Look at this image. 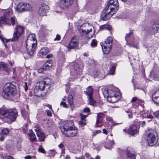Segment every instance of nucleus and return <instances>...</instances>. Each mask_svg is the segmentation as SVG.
<instances>
[{"instance_id": "f257e3e1", "label": "nucleus", "mask_w": 159, "mask_h": 159, "mask_svg": "<svg viewBox=\"0 0 159 159\" xmlns=\"http://www.w3.org/2000/svg\"><path fill=\"white\" fill-rule=\"evenodd\" d=\"M17 116V112L16 110H7L4 109H0V118H6L9 122L15 120Z\"/></svg>"}, {"instance_id": "f03ea898", "label": "nucleus", "mask_w": 159, "mask_h": 159, "mask_svg": "<svg viewBox=\"0 0 159 159\" xmlns=\"http://www.w3.org/2000/svg\"><path fill=\"white\" fill-rule=\"evenodd\" d=\"M146 139L148 144L150 146L155 145L158 140V136L156 131L152 129L147 130Z\"/></svg>"}, {"instance_id": "7ed1b4c3", "label": "nucleus", "mask_w": 159, "mask_h": 159, "mask_svg": "<svg viewBox=\"0 0 159 159\" xmlns=\"http://www.w3.org/2000/svg\"><path fill=\"white\" fill-rule=\"evenodd\" d=\"M16 87L12 83H8L4 86L2 92V95L4 98L14 96L16 94Z\"/></svg>"}, {"instance_id": "20e7f679", "label": "nucleus", "mask_w": 159, "mask_h": 159, "mask_svg": "<svg viewBox=\"0 0 159 159\" xmlns=\"http://www.w3.org/2000/svg\"><path fill=\"white\" fill-rule=\"evenodd\" d=\"M93 26L90 24L88 23H85L84 24L80 26V28L79 29V30L80 34L82 35H88L87 36L89 38H92L93 34H89L92 32V30L93 28Z\"/></svg>"}, {"instance_id": "39448f33", "label": "nucleus", "mask_w": 159, "mask_h": 159, "mask_svg": "<svg viewBox=\"0 0 159 159\" xmlns=\"http://www.w3.org/2000/svg\"><path fill=\"white\" fill-rule=\"evenodd\" d=\"M32 9V6L27 3L20 2L19 3L15 8L18 12H22L25 11H31Z\"/></svg>"}, {"instance_id": "423d86ee", "label": "nucleus", "mask_w": 159, "mask_h": 159, "mask_svg": "<svg viewBox=\"0 0 159 159\" xmlns=\"http://www.w3.org/2000/svg\"><path fill=\"white\" fill-rule=\"evenodd\" d=\"M108 8L107 7L102 11L101 15V17L103 20H107L109 19L114 14L115 11L111 10V7Z\"/></svg>"}, {"instance_id": "0eeeda50", "label": "nucleus", "mask_w": 159, "mask_h": 159, "mask_svg": "<svg viewBox=\"0 0 159 159\" xmlns=\"http://www.w3.org/2000/svg\"><path fill=\"white\" fill-rule=\"evenodd\" d=\"M68 129L67 126L62 127L61 131L63 134L67 137H74L76 136L77 134V131L76 129L71 128L69 130L66 131V129Z\"/></svg>"}, {"instance_id": "6e6552de", "label": "nucleus", "mask_w": 159, "mask_h": 159, "mask_svg": "<svg viewBox=\"0 0 159 159\" xmlns=\"http://www.w3.org/2000/svg\"><path fill=\"white\" fill-rule=\"evenodd\" d=\"M51 83L52 82L50 80L47 79H46L45 80L39 81L38 83V85L36 87H38L39 89L42 91L45 89L47 90L50 88Z\"/></svg>"}, {"instance_id": "1a4fd4ad", "label": "nucleus", "mask_w": 159, "mask_h": 159, "mask_svg": "<svg viewBox=\"0 0 159 159\" xmlns=\"http://www.w3.org/2000/svg\"><path fill=\"white\" fill-rule=\"evenodd\" d=\"M24 30V28L23 27L20 25H17L15 28L12 41L18 40L19 37L23 33Z\"/></svg>"}, {"instance_id": "9d476101", "label": "nucleus", "mask_w": 159, "mask_h": 159, "mask_svg": "<svg viewBox=\"0 0 159 159\" xmlns=\"http://www.w3.org/2000/svg\"><path fill=\"white\" fill-rule=\"evenodd\" d=\"M108 4L107 7L109 8L111 7L112 11L116 12L118 10L119 6L118 0H110Z\"/></svg>"}, {"instance_id": "9b49d317", "label": "nucleus", "mask_w": 159, "mask_h": 159, "mask_svg": "<svg viewBox=\"0 0 159 159\" xmlns=\"http://www.w3.org/2000/svg\"><path fill=\"white\" fill-rule=\"evenodd\" d=\"M9 12L5 13L4 16L0 17V26H2L3 24H6L10 25L9 19Z\"/></svg>"}, {"instance_id": "f8f14e48", "label": "nucleus", "mask_w": 159, "mask_h": 159, "mask_svg": "<svg viewBox=\"0 0 159 159\" xmlns=\"http://www.w3.org/2000/svg\"><path fill=\"white\" fill-rule=\"evenodd\" d=\"M73 2V0H60L59 5L63 9L67 8L70 7Z\"/></svg>"}, {"instance_id": "ddd939ff", "label": "nucleus", "mask_w": 159, "mask_h": 159, "mask_svg": "<svg viewBox=\"0 0 159 159\" xmlns=\"http://www.w3.org/2000/svg\"><path fill=\"white\" fill-rule=\"evenodd\" d=\"M49 7L44 3L42 4L39 10V14L40 16H44L48 12Z\"/></svg>"}, {"instance_id": "4468645a", "label": "nucleus", "mask_w": 159, "mask_h": 159, "mask_svg": "<svg viewBox=\"0 0 159 159\" xmlns=\"http://www.w3.org/2000/svg\"><path fill=\"white\" fill-rule=\"evenodd\" d=\"M34 130L36 132L37 136L39 138V141L40 142L43 141L45 137L42 131L41 128L39 126L36 125L34 126Z\"/></svg>"}, {"instance_id": "2eb2a0df", "label": "nucleus", "mask_w": 159, "mask_h": 159, "mask_svg": "<svg viewBox=\"0 0 159 159\" xmlns=\"http://www.w3.org/2000/svg\"><path fill=\"white\" fill-rule=\"evenodd\" d=\"M79 40L77 37H74L71 39L69 44L67 48L68 49L74 48L78 46Z\"/></svg>"}, {"instance_id": "dca6fc26", "label": "nucleus", "mask_w": 159, "mask_h": 159, "mask_svg": "<svg viewBox=\"0 0 159 159\" xmlns=\"http://www.w3.org/2000/svg\"><path fill=\"white\" fill-rule=\"evenodd\" d=\"M139 129L136 125H133L130 127L128 129V132L129 134L133 135L139 132Z\"/></svg>"}, {"instance_id": "f3484780", "label": "nucleus", "mask_w": 159, "mask_h": 159, "mask_svg": "<svg viewBox=\"0 0 159 159\" xmlns=\"http://www.w3.org/2000/svg\"><path fill=\"white\" fill-rule=\"evenodd\" d=\"M36 46L26 44V48L27 54L30 56H32L34 52Z\"/></svg>"}, {"instance_id": "a211bd4d", "label": "nucleus", "mask_w": 159, "mask_h": 159, "mask_svg": "<svg viewBox=\"0 0 159 159\" xmlns=\"http://www.w3.org/2000/svg\"><path fill=\"white\" fill-rule=\"evenodd\" d=\"M74 73L76 75H79L81 73L82 68H81L79 65L76 63H74L72 65Z\"/></svg>"}, {"instance_id": "6ab92c4d", "label": "nucleus", "mask_w": 159, "mask_h": 159, "mask_svg": "<svg viewBox=\"0 0 159 159\" xmlns=\"http://www.w3.org/2000/svg\"><path fill=\"white\" fill-rule=\"evenodd\" d=\"M73 93H70L67 98V101L69 103L70 108L73 109L74 107V105L73 103Z\"/></svg>"}, {"instance_id": "aec40b11", "label": "nucleus", "mask_w": 159, "mask_h": 159, "mask_svg": "<svg viewBox=\"0 0 159 159\" xmlns=\"http://www.w3.org/2000/svg\"><path fill=\"white\" fill-rule=\"evenodd\" d=\"M48 52V50L46 48H41L38 53V56L39 57L45 55Z\"/></svg>"}, {"instance_id": "412c9836", "label": "nucleus", "mask_w": 159, "mask_h": 159, "mask_svg": "<svg viewBox=\"0 0 159 159\" xmlns=\"http://www.w3.org/2000/svg\"><path fill=\"white\" fill-rule=\"evenodd\" d=\"M112 38L111 37L109 36L107 39L106 41L102 44H101L102 47H104L106 45V47H109V45L111 44V47L112 45Z\"/></svg>"}, {"instance_id": "4be33fe9", "label": "nucleus", "mask_w": 159, "mask_h": 159, "mask_svg": "<svg viewBox=\"0 0 159 159\" xmlns=\"http://www.w3.org/2000/svg\"><path fill=\"white\" fill-rule=\"evenodd\" d=\"M72 125V122L71 121H67L66 122H65V123H64L60 127V129L61 130V129L62 127L67 126L68 127V129H65L66 131H67L69 129H71L72 127L71 126Z\"/></svg>"}, {"instance_id": "5701e85b", "label": "nucleus", "mask_w": 159, "mask_h": 159, "mask_svg": "<svg viewBox=\"0 0 159 159\" xmlns=\"http://www.w3.org/2000/svg\"><path fill=\"white\" fill-rule=\"evenodd\" d=\"M34 93L35 95L37 97H43L42 94V91L39 89L37 87H35L34 89Z\"/></svg>"}, {"instance_id": "b1692460", "label": "nucleus", "mask_w": 159, "mask_h": 159, "mask_svg": "<svg viewBox=\"0 0 159 159\" xmlns=\"http://www.w3.org/2000/svg\"><path fill=\"white\" fill-rule=\"evenodd\" d=\"M152 31L155 33L159 32V21L153 23L152 25Z\"/></svg>"}, {"instance_id": "393cba45", "label": "nucleus", "mask_w": 159, "mask_h": 159, "mask_svg": "<svg viewBox=\"0 0 159 159\" xmlns=\"http://www.w3.org/2000/svg\"><path fill=\"white\" fill-rule=\"evenodd\" d=\"M152 99L154 103L157 105H159V95L154 93L152 96Z\"/></svg>"}, {"instance_id": "a878e982", "label": "nucleus", "mask_w": 159, "mask_h": 159, "mask_svg": "<svg viewBox=\"0 0 159 159\" xmlns=\"http://www.w3.org/2000/svg\"><path fill=\"white\" fill-rule=\"evenodd\" d=\"M21 114L25 119L27 121L28 120L30 121L29 119V113L28 111L23 110L21 111Z\"/></svg>"}, {"instance_id": "bb28decb", "label": "nucleus", "mask_w": 159, "mask_h": 159, "mask_svg": "<svg viewBox=\"0 0 159 159\" xmlns=\"http://www.w3.org/2000/svg\"><path fill=\"white\" fill-rule=\"evenodd\" d=\"M106 45L104 47H102L103 52L107 54L109 53L111 50V44H110V45H109V47H106Z\"/></svg>"}, {"instance_id": "cd10ccee", "label": "nucleus", "mask_w": 159, "mask_h": 159, "mask_svg": "<svg viewBox=\"0 0 159 159\" xmlns=\"http://www.w3.org/2000/svg\"><path fill=\"white\" fill-rule=\"evenodd\" d=\"M52 66V61L51 60H49L47 61L43 65L45 69H46L47 70H48L49 68Z\"/></svg>"}, {"instance_id": "c85d7f7f", "label": "nucleus", "mask_w": 159, "mask_h": 159, "mask_svg": "<svg viewBox=\"0 0 159 159\" xmlns=\"http://www.w3.org/2000/svg\"><path fill=\"white\" fill-rule=\"evenodd\" d=\"M86 94L88 95L89 97L90 96H92L93 93V89L91 86H89L87 89L86 91H85Z\"/></svg>"}, {"instance_id": "c756f323", "label": "nucleus", "mask_w": 159, "mask_h": 159, "mask_svg": "<svg viewBox=\"0 0 159 159\" xmlns=\"http://www.w3.org/2000/svg\"><path fill=\"white\" fill-rule=\"evenodd\" d=\"M104 116L102 113H98L97 116L96 123L97 124H99L102 118L104 117Z\"/></svg>"}, {"instance_id": "7c9ffc66", "label": "nucleus", "mask_w": 159, "mask_h": 159, "mask_svg": "<svg viewBox=\"0 0 159 159\" xmlns=\"http://www.w3.org/2000/svg\"><path fill=\"white\" fill-rule=\"evenodd\" d=\"M108 101L112 103H115L118 101V98H116L113 97L112 95H109L108 97Z\"/></svg>"}, {"instance_id": "2f4dec72", "label": "nucleus", "mask_w": 159, "mask_h": 159, "mask_svg": "<svg viewBox=\"0 0 159 159\" xmlns=\"http://www.w3.org/2000/svg\"><path fill=\"white\" fill-rule=\"evenodd\" d=\"M37 40L36 35L33 34H31L28 36L26 41L33 40Z\"/></svg>"}, {"instance_id": "473e14b6", "label": "nucleus", "mask_w": 159, "mask_h": 159, "mask_svg": "<svg viewBox=\"0 0 159 159\" xmlns=\"http://www.w3.org/2000/svg\"><path fill=\"white\" fill-rule=\"evenodd\" d=\"M26 44L29 45H33L34 46H37V40H35L31 41H26Z\"/></svg>"}, {"instance_id": "72a5a7b5", "label": "nucleus", "mask_w": 159, "mask_h": 159, "mask_svg": "<svg viewBox=\"0 0 159 159\" xmlns=\"http://www.w3.org/2000/svg\"><path fill=\"white\" fill-rule=\"evenodd\" d=\"M112 27L111 25H105L101 26L100 27V29L101 30L104 29H107L110 30L111 29Z\"/></svg>"}, {"instance_id": "f704fd0d", "label": "nucleus", "mask_w": 159, "mask_h": 159, "mask_svg": "<svg viewBox=\"0 0 159 159\" xmlns=\"http://www.w3.org/2000/svg\"><path fill=\"white\" fill-rule=\"evenodd\" d=\"M114 142L113 140H111L109 142H108L106 145V148H107L110 149L111 148L112 145L114 144Z\"/></svg>"}, {"instance_id": "c9c22d12", "label": "nucleus", "mask_w": 159, "mask_h": 159, "mask_svg": "<svg viewBox=\"0 0 159 159\" xmlns=\"http://www.w3.org/2000/svg\"><path fill=\"white\" fill-rule=\"evenodd\" d=\"M30 138H29L30 141L33 142L36 139V136L33 133V132H32L30 134Z\"/></svg>"}, {"instance_id": "e433bc0d", "label": "nucleus", "mask_w": 159, "mask_h": 159, "mask_svg": "<svg viewBox=\"0 0 159 159\" xmlns=\"http://www.w3.org/2000/svg\"><path fill=\"white\" fill-rule=\"evenodd\" d=\"M127 159H135V157L134 154L131 153L130 152H127Z\"/></svg>"}, {"instance_id": "4c0bfd02", "label": "nucleus", "mask_w": 159, "mask_h": 159, "mask_svg": "<svg viewBox=\"0 0 159 159\" xmlns=\"http://www.w3.org/2000/svg\"><path fill=\"white\" fill-rule=\"evenodd\" d=\"M89 97L90 104L92 105H94L96 103V102L93 100L92 96H90Z\"/></svg>"}, {"instance_id": "58836bf2", "label": "nucleus", "mask_w": 159, "mask_h": 159, "mask_svg": "<svg viewBox=\"0 0 159 159\" xmlns=\"http://www.w3.org/2000/svg\"><path fill=\"white\" fill-rule=\"evenodd\" d=\"M7 67L8 66L7 64L2 62H0V69L2 68L6 69Z\"/></svg>"}, {"instance_id": "ea45409f", "label": "nucleus", "mask_w": 159, "mask_h": 159, "mask_svg": "<svg viewBox=\"0 0 159 159\" xmlns=\"http://www.w3.org/2000/svg\"><path fill=\"white\" fill-rule=\"evenodd\" d=\"M79 124L81 126H83L86 124L85 120H81L79 122Z\"/></svg>"}, {"instance_id": "a19ab883", "label": "nucleus", "mask_w": 159, "mask_h": 159, "mask_svg": "<svg viewBox=\"0 0 159 159\" xmlns=\"http://www.w3.org/2000/svg\"><path fill=\"white\" fill-rule=\"evenodd\" d=\"M9 132V130L7 128H4L2 130V133L4 135H7Z\"/></svg>"}, {"instance_id": "79ce46f5", "label": "nucleus", "mask_w": 159, "mask_h": 159, "mask_svg": "<svg viewBox=\"0 0 159 159\" xmlns=\"http://www.w3.org/2000/svg\"><path fill=\"white\" fill-rule=\"evenodd\" d=\"M115 67L114 66H112L109 71V74L113 75L115 74Z\"/></svg>"}, {"instance_id": "37998d69", "label": "nucleus", "mask_w": 159, "mask_h": 159, "mask_svg": "<svg viewBox=\"0 0 159 159\" xmlns=\"http://www.w3.org/2000/svg\"><path fill=\"white\" fill-rule=\"evenodd\" d=\"M56 151L53 149L49 151V154L50 156H54L56 154Z\"/></svg>"}, {"instance_id": "c03bdc74", "label": "nucleus", "mask_w": 159, "mask_h": 159, "mask_svg": "<svg viewBox=\"0 0 159 159\" xmlns=\"http://www.w3.org/2000/svg\"><path fill=\"white\" fill-rule=\"evenodd\" d=\"M46 70H46V69H45L44 67L43 66L42 67L39 68L38 70V72L39 73H44L45 71Z\"/></svg>"}, {"instance_id": "a18cd8bd", "label": "nucleus", "mask_w": 159, "mask_h": 159, "mask_svg": "<svg viewBox=\"0 0 159 159\" xmlns=\"http://www.w3.org/2000/svg\"><path fill=\"white\" fill-rule=\"evenodd\" d=\"M119 93H116L115 92H112L111 93V95H112L113 97H115V98H118V100H119Z\"/></svg>"}, {"instance_id": "49530a36", "label": "nucleus", "mask_w": 159, "mask_h": 159, "mask_svg": "<svg viewBox=\"0 0 159 159\" xmlns=\"http://www.w3.org/2000/svg\"><path fill=\"white\" fill-rule=\"evenodd\" d=\"M97 45V41L95 39L92 40L91 43V46L92 47H94Z\"/></svg>"}, {"instance_id": "de8ad7c7", "label": "nucleus", "mask_w": 159, "mask_h": 159, "mask_svg": "<svg viewBox=\"0 0 159 159\" xmlns=\"http://www.w3.org/2000/svg\"><path fill=\"white\" fill-rule=\"evenodd\" d=\"M137 101H138V102L141 101L142 102V101H141L139 99L137 98L136 97L133 98L131 100V102H134Z\"/></svg>"}, {"instance_id": "09e8293b", "label": "nucleus", "mask_w": 159, "mask_h": 159, "mask_svg": "<svg viewBox=\"0 0 159 159\" xmlns=\"http://www.w3.org/2000/svg\"><path fill=\"white\" fill-rule=\"evenodd\" d=\"M132 33L133 31L131 30H130V32L129 33L126 34L125 36V39L127 41L128 39L130 37V35L132 34Z\"/></svg>"}, {"instance_id": "8fccbe9b", "label": "nucleus", "mask_w": 159, "mask_h": 159, "mask_svg": "<svg viewBox=\"0 0 159 159\" xmlns=\"http://www.w3.org/2000/svg\"><path fill=\"white\" fill-rule=\"evenodd\" d=\"M38 151L39 152H41L42 153H45V152L44 149L42 147V146L40 147L38 149Z\"/></svg>"}, {"instance_id": "3c124183", "label": "nucleus", "mask_w": 159, "mask_h": 159, "mask_svg": "<svg viewBox=\"0 0 159 159\" xmlns=\"http://www.w3.org/2000/svg\"><path fill=\"white\" fill-rule=\"evenodd\" d=\"M10 20L12 25H14L16 21L14 17H12L11 18Z\"/></svg>"}, {"instance_id": "603ef678", "label": "nucleus", "mask_w": 159, "mask_h": 159, "mask_svg": "<svg viewBox=\"0 0 159 159\" xmlns=\"http://www.w3.org/2000/svg\"><path fill=\"white\" fill-rule=\"evenodd\" d=\"M153 114L156 117H158L159 118V113L157 111L155 112H154L153 113Z\"/></svg>"}, {"instance_id": "864d4df0", "label": "nucleus", "mask_w": 159, "mask_h": 159, "mask_svg": "<svg viewBox=\"0 0 159 159\" xmlns=\"http://www.w3.org/2000/svg\"><path fill=\"white\" fill-rule=\"evenodd\" d=\"M61 39V37L60 35L58 34H57L56 35V37L54 39V40H59Z\"/></svg>"}, {"instance_id": "5fc2aeb1", "label": "nucleus", "mask_w": 159, "mask_h": 159, "mask_svg": "<svg viewBox=\"0 0 159 159\" xmlns=\"http://www.w3.org/2000/svg\"><path fill=\"white\" fill-rule=\"evenodd\" d=\"M46 111L47 112V115L48 116H52V114L51 113V112L50 110H46Z\"/></svg>"}, {"instance_id": "6e6d98bb", "label": "nucleus", "mask_w": 159, "mask_h": 159, "mask_svg": "<svg viewBox=\"0 0 159 159\" xmlns=\"http://www.w3.org/2000/svg\"><path fill=\"white\" fill-rule=\"evenodd\" d=\"M60 105H63L64 107H66L67 105L66 103L65 102H61L60 103Z\"/></svg>"}, {"instance_id": "4d7b16f0", "label": "nucleus", "mask_w": 159, "mask_h": 159, "mask_svg": "<svg viewBox=\"0 0 159 159\" xmlns=\"http://www.w3.org/2000/svg\"><path fill=\"white\" fill-rule=\"evenodd\" d=\"M80 116L81 120H84V119L87 117V115H84L81 114Z\"/></svg>"}, {"instance_id": "13d9d810", "label": "nucleus", "mask_w": 159, "mask_h": 159, "mask_svg": "<svg viewBox=\"0 0 159 159\" xmlns=\"http://www.w3.org/2000/svg\"><path fill=\"white\" fill-rule=\"evenodd\" d=\"M33 157H35L34 156H32L30 155H27L25 157V159H31Z\"/></svg>"}, {"instance_id": "bf43d9fd", "label": "nucleus", "mask_w": 159, "mask_h": 159, "mask_svg": "<svg viewBox=\"0 0 159 159\" xmlns=\"http://www.w3.org/2000/svg\"><path fill=\"white\" fill-rule=\"evenodd\" d=\"M84 111L85 112H90V109L88 107H86L84 109Z\"/></svg>"}, {"instance_id": "052dcab7", "label": "nucleus", "mask_w": 159, "mask_h": 159, "mask_svg": "<svg viewBox=\"0 0 159 159\" xmlns=\"http://www.w3.org/2000/svg\"><path fill=\"white\" fill-rule=\"evenodd\" d=\"M107 120L109 122H110V123H112V119L111 117H107L106 118Z\"/></svg>"}, {"instance_id": "680f3d73", "label": "nucleus", "mask_w": 159, "mask_h": 159, "mask_svg": "<svg viewBox=\"0 0 159 159\" xmlns=\"http://www.w3.org/2000/svg\"><path fill=\"white\" fill-rule=\"evenodd\" d=\"M5 136L3 135H1L0 137V141H3L5 139Z\"/></svg>"}, {"instance_id": "e2e57ef3", "label": "nucleus", "mask_w": 159, "mask_h": 159, "mask_svg": "<svg viewBox=\"0 0 159 159\" xmlns=\"http://www.w3.org/2000/svg\"><path fill=\"white\" fill-rule=\"evenodd\" d=\"M24 88H25V91H26V90L28 89V86H27V83L26 82L24 83Z\"/></svg>"}, {"instance_id": "0e129e2a", "label": "nucleus", "mask_w": 159, "mask_h": 159, "mask_svg": "<svg viewBox=\"0 0 159 159\" xmlns=\"http://www.w3.org/2000/svg\"><path fill=\"white\" fill-rule=\"evenodd\" d=\"M28 125L27 124H26L23 127V128L26 131L28 129Z\"/></svg>"}, {"instance_id": "69168bd1", "label": "nucleus", "mask_w": 159, "mask_h": 159, "mask_svg": "<svg viewBox=\"0 0 159 159\" xmlns=\"http://www.w3.org/2000/svg\"><path fill=\"white\" fill-rule=\"evenodd\" d=\"M5 159H14V158L11 156H7L6 157Z\"/></svg>"}, {"instance_id": "338daca9", "label": "nucleus", "mask_w": 159, "mask_h": 159, "mask_svg": "<svg viewBox=\"0 0 159 159\" xmlns=\"http://www.w3.org/2000/svg\"><path fill=\"white\" fill-rule=\"evenodd\" d=\"M146 117L148 118L152 119L153 118V116L152 115L150 114L148 115Z\"/></svg>"}, {"instance_id": "774afa93", "label": "nucleus", "mask_w": 159, "mask_h": 159, "mask_svg": "<svg viewBox=\"0 0 159 159\" xmlns=\"http://www.w3.org/2000/svg\"><path fill=\"white\" fill-rule=\"evenodd\" d=\"M103 133L106 134H107V130L105 129H103Z\"/></svg>"}]
</instances>
